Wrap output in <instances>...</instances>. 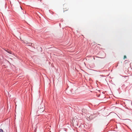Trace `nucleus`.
<instances>
[{"mask_svg":"<svg viewBox=\"0 0 132 132\" xmlns=\"http://www.w3.org/2000/svg\"><path fill=\"white\" fill-rule=\"evenodd\" d=\"M63 10L64 11H66L68 10V7H66L65 6H63Z\"/></svg>","mask_w":132,"mask_h":132,"instance_id":"obj_1","label":"nucleus"},{"mask_svg":"<svg viewBox=\"0 0 132 132\" xmlns=\"http://www.w3.org/2000/svg\"><path fill=\"white\" fill-rule=\"evenodd\" d=\"M6 51L7 53H9V54H13V52H12V51H10L9 50H5Z\"/></svg>","mask_w":132,"mask_h":132,"instance_id":"obj_2","label":"nucleus"},{"mask_svg":"<svg viewBox=\"0 0 132 132\" xmlns=\"http://www.w3.org/2000/svg\"><path fill=\"white\" fill-rule=\"evenodd\" d=\"M82 112L83 113H86L87 112V110L84 109H83L82 110Z\"/></svg>","mask_w":132,"mask_h":132,"instance_id":"obj_3","label":"nucleus"},{"mask_svg":"<svg viewBox=\"0 0 132 132\" xmlns=\"http://www.w3.org/2000/svg\"><path fill=\"white\" fill-rule=\"evenodd\" d=\"M126 58V55L124 56V57H123V59L125 60Z\"/></svg>","mask_w":132,"mask_h":132,"instance_id":"obj_4","label":"nucleus"},{"mask_svg":"<svg viewBox=\"0 0 132 132\" xmlns=\"http://www.w3.org/2000/svg\"><path fill=\"white\" fill-rule=\"evenodd\" d=\"M0 132H3V130L2 129H0Z\"/></svg>","mask_w":132,"mask_h":132,"instance_id":"obj_5","label":"nucleus"},{"mask_svg":"<svg viewBox=\"0 0 132 132\" xmlns=\"http://www.w3.org/2000/svg\"><path fill=\"white\" fill-rule=\"evenodd\" d=\"M127 77V76H125V77Z\"/></svg>","mask_w":132,"mask_h":132,"instance_id":"obj_6","label":"nucleus"},{"mask_svg":"<svg viewBox=\"0 0 132 132\" xmlns=\"http://www.w3.org/2000/svg\"><path fill=\"white\" fill-rule=\"evenodd\" d=\"M98 45H100V44H98Z\"/></svg>","mask_w":132,"mask_h":132,"instance_id":"obj_7","label":"nucleus"}]
</instances>
